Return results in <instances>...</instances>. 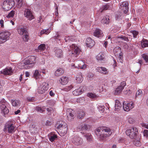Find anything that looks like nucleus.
I'll list each match as a JSON object with an SVG mask.
<instances>
[{
	"mask_svg": "<svg viewBox=\"0 0 148 148\" xmlns=\"http://www.w3.org/2000/svg\"><path fill=\"white\" fill-rule=\"evenodd\" d=\"M95 133L100 141H104L106 140V138L112 134L110 129L106 127H99L95 131Z\"/></svg>",
	"mask_w": 148,
	"mask_h": 148,
	"instance_id": "f257e3e1",
	"label": "nucleus"
},
{
	"mask_svg": "<svg viewBox=\"0 0 148 148\" xmlns=\"http://www.w3.org/2000/svg\"><path fill=\"white\" fill-rule=\"evenodd\" d=\"M18 33L21 35H23L22 38L25 41H27L29 39L27 29L23 26H18L17 28Z\"/></svg>",
	"mask_w": 148,
	"mask_h": 148,
	"instance_id": "f03ea898",
	"label": "nucleus"
},
{
	"mask_svg": "<svg viewBox=\"0 0 148 148\" xmlns=\"http://www.w3.org/2000/svg\"><path fill=\"white\" fill-rule=\"evenodd\" d=\"M125 133L131 138H135L138 134V129L134 127H132L130 129L127 130Z\"/></svg>",
	"mask_w": 148,
	"mask_h": 148,
	"instance_id": "7ed1b4c3",
	"label": "nucleus"
},
{
	"mask_svg": "<svg viewBox=\"0 0 148 148\" xmlns=\"http://www.w3.org/2000/svg\"><path fill=\"white\" fill-rule=\"evenodd\" d=\"M16 126L11 121H8L5 124L3 131L10 133H13L15 131Z\"/></svg>",
	"mask_w": 148,
	"mask_h": 148,
	"instance_id": "20e7f679",
	"label": "nucleus"
},
{
	"mask_svg": "<svg viewBox=\"0 0 148 148\" xmlns=\"http://www.w3.org/2000/svg\"><path fill=\"white\" fill-rule=\"evenodd\" d=\"M57 128L60 129L61 132L64 134H66L67 131V128L66 124L64 121H58L56 124Z\"/></svg>",
	"mask_w": 148,
	"mask_h": 148,
	"instance_id": "39448f33",
	"label": "nucleus"
},
{
	"mask_svg": "<svg viewBox=\"0 0 148 148\" xmlns=\"http://www.w3.org/2000/svg\"><path fill=\"white\" fill-rule=\"evenodd\" d=\"M70 48L72 54V56L77 58L79 55L81 50L79 47L75 44H73L70 46Z\"/></svg>",
	"mask_w": 148,
	"mask_h": 148,
	"instance_id": "423d86ee",
	"label": "nucleus"
},
{
	"mask_svg": "<svg viewBox=\"0 0 148 148\" xmlns=\"http://www.w3.org/2000/svg\"><path fill=\"white\" fill-rule=\"evenodd\" d=\"M14 5V0H5L3 3L2 7L5 10H8L11 9Z\"/></svg>",
	"mask_w": 148,
	"mask_h": 148,
	"instance_id": "0eeeda50",
	"label": "nucleus"
},
{
	"mask_svg": "<svg viewBox=\"0 0 148 148\" xmlns=\"http://www.w3.org/2000/svg\"><path fill=\"white\" fill-rule=\"evenodd\" d=\"M10 32L8 31L2 32L0 33V44L8 40L10 35Z\"/></svg>",
	"mask_w": 148,
	"mask_h": 148,
	"instance_id": "6e6552de",
	"label": "nucleus"
},
{
	"mask_svg": "<svg viewBox=\"0 0 148 148\" xmlns=\"http://www.w3.org/2000/svg\"><path fill=\"white\" fill-rule=\"evenodd\" d=\"M72 141L73 144L77 145H81L83 142L82 139L77 136L74 137L72 140Z\"/></svg>",
	"mask_w": 148,
	"mask_h": 148,
	"instance_id": "1a4fd4ad",
	"label": "nucleus"
},
{
	"mask_svg": "<svg viewBox=\"0 0 148 148\" xmlns=\"http://www.w3.org/2000/svg\"><path fill=\"white\" fill-rule=\"evenodd\" d=\"M74 65L75 67L82 69H85L87 66V65L85 64L84 62L82 60L76 61L74 64Z\"/></svg>",
	"mask_w": 148,
	"mask_h": 148,
	"instance_id": "9d476101",
	"label": "nucleus"
},
{
	"mask_svg": "<svg viewBox=\"0 0 148 148\" xmlns=\"http://www.w3.org/2000/svg\"><path fill=\"white\" fill-rule=\"evenodd\" d=\"M48 88V84L45 82H43L42 85L39 87L38 92L39 93H43L47 90Z\"/></svg>",
	"mask_w": 148,
	"mask_h": 148,
	"instance_id": "9b49d317",
	"label": "nucleus"
},
{
	"mask_svg": "<svg viewBox=\"0 0 148 148\" xmlns=\"http://www.w3.org/2000/svg\"><path fill=\"white\" fill-rule=\"evenodd\" d=\"M24 16L27 19L31 20L34 18V16L32 11L29 9H26L24 12Z\"/></svg>",
	"mask_w": 148,
	"mask_h": 148,
	"instance_id": "f8f14e48",
	"label": "nucleus"
},
{
	"mask_svg": "<svg viewBox=\"0 0 148 148\" xmlns=\"http://www.w3.org/2000/svg\"><path fill=\"white\" fill-rule=\"evenodd\" d=\"M126 85V83L125 82L123 81L121 82L120 85L116 89L114 92L115 94L117 95L120 93Z\"/></svg>",
	"mask_w": 148,
	"mask_h": 148,
	"instance_id": "ddd939ff",
	"label": "nucleus"
},
{
	"mask_svg": "<svg viewBox=\"0 0 148 148\" xmlns=\"http://www.w3.org/2000/svg\"><path fill=\"white\" fill-rule=\"evenodd\" d=\"M123 107L124 110L126 111H129L134 107V104L132 102L128 103L127 104L125 103H123Z\"/></svg>",
	"mask_w": 148,
	"mask_h": 148,
	"instance_id": "4468645a",
	"label": "nucleus"
},
{
	"mask_svg": "<svg viewBox=\"0 0 148 148\" xmlns=\"http://www.w3.org/2000/svg\"><path fill=\"white\" fill-rule=\"evenodd\" d=\"M86 90V88L84 86H80L79 89L75 90L72 92L75 96H78L81 94L82 92Z\"/></svg>",
	"mask_w": 148,
	"mask_h": 148,
	"instance_id": "2eb2a0df",
	"label": "nucleus"
},
{
	"mask_svg": "<svg viewBox=\"0 0 148 148\" xmlns=\"http://www.w3.org/2000/svg\"><path fill=\"white\" fill-rule=\"evenodd\" d=\"M66 114L68 120L69 121L72 120L75 117L74 112L71 109H68L66 110Z\"/></svg>",
	"mask_w": 148,
	"mask_h": 148,
	"instance_id": "dca6fc26",
	"label": "nucleus"
},
{
	"mask_svg": "<svg viewBox=\"0 0 148 148\" xmlns=\"http://www.w3.org/2000/svg\"><path fill=\"white\" fill-rule=\"evenodd\" d=\"M1 73L5 75H11L13 73L11 67L6 68L0 71Z\"/></svg>",
	"mask_w": 148,
	"mask_h": 148,
	"instance_id": "f3484780",
	"label": "nucleus"
},
{
	"mask_svg": "<svg viewBox=\"0 0 148 148\" xmlns=\"http://www.w3.org/2000/svg\"><path fill=\"white\" fill-rule=\"evenodd\" d=\"M36 58L34 56H30L28 57V60H26V63L27 64L32 65V64H35L36 62Z\"/></svg>",
	"mask_w": 148,
	"mask_h": 148,
	"instance_id": "a211bd4d",
	"label": "nucleus"
},
{
	"mask_svg": "<svg viewBox=\"0 0 148 148\" xmlns=\"http://www.w3.org/2000/svg\"><path fill=\"white\" fill-rule=\"evenodd\" d=\"M128 3L126 1H124L122 3H121L119 7L120 9L121 10H124L125 8V13H126L127 12V10L128 9Z\"/></svg>",
	"mask_w": 148,
	"mask_h": 148,
	"instance_id": "6ab92c4d",
	"label": "nucleus"
},
{
	"mask_svg": "<svg viewBox=\"0 0 148 148\" xmlns=\"http://www.w3.org/2000/svg\"><path fill=\"white\" fill-rule=\"evenodd\" d=\"M56 56L58 58H61L63 56L62 51V49L56 48H55Z\"/></svg>",
	"mask_w": 148,
	"mask_h": 148,
	"instance_id": "aec40b11",
	"label": "nucleus"
},
{
	"mask_svg": "<svg viewBox=\"0 0 148 148\" xmlns=\"http://www.w3.org/2000/svg\"><path fill=\"white\" fill-rule=\"evenodd\" d=\"M93 34L94 36L98 38L101 37L103 36L102 31L100 29L97 28L96 29Z\"/></svg>",
	"mask_w": 148,
	"mask_h": 148,
	"instance_id": "412c9836",
	"label": "nucleus"
},
{
	"mask_svg": "<svg viewBox=\"0 0 148 148\" xmlns=\"http://www.w3.org/2000/svg\"><path fill=\"white\" fill-rule=\"evenodd\" d=\"M94 41L92 40L90 38H88L86 39V44L88 47L91 48L93 46L95 45Z\"/></svg>",
	"mask_w": 148,
	"mask_h": 148,
	"instance_id": "4be33fe9",
	"label": "nucleus"
},
{
	"mask_svg": "<svg viewBox=\"0 0 148 148\" xmlns=\"http://www.w3.org/2000/svg\"><path fill=\"white\" fill-rule=\"evenodd\" d=\"M9 106H4V105H2L0 106V109L1 111V112L3 113L5 115L8 114L9 111V109H8L7 107Z\"/></svg>",
	"mask_w": 148,
	"mask_h": 148,
	"instance_id": "5701e85b",
	"label": "nucleus"
},
{
	"mask_svg": "<svg viewBox=\"0 0 148 148\" xmlns=\"http://www.w3.org/2000/svg\"><path fill=\"white\" fill-rule=\"evenodd\" d=\"M48 136L49 140L51 142L54 141L57 137V135L53 133H51L49 134Z\"/></svg>",
	"mask_w": 148,
	"mask_h": 148,
	"instance_id": "b1692460",
	"label": "nucleus"
},
{
	"mask_svg": "<svg viewBox=\"0 0 148 148\" xmlns=\"http://www.w3.org/2000/svg\"><path fill=\"white\" fill-rule=\"evenodd\" d=\"M79 130L84 131L88 130L90 127V126L86 124H81L79 126Z\"/></svg>",
	"mask_w": 148,
	"mask_h": 148,
	"instance_id": "393cba45",
	"label": "nucleus"
},
{
	"mask_svg": "<svg viewBox=\"0 0 148 148\" xmlns=\"http://www.w3.org/2000/svg\"><path fill=\"white\" fill-rule=\"evenodd\" d=\"M11 102L12 105L16 107H19L21 104V101L18 100H12Z\"/></svg>",
	"mask_w": 148,
	"mask_h": 148,
	"instance_id": "a878e982",
	"label": "nucleus"
},
{
	"mask_svg": "<svg viewBox=\"0 0 148 148\" xmlns=\"http://www.w3.org/2000/svg\"><path fill=\"white\" fill-rule=\"evenodd\" d=\"M69 79L66 77H62L59 80L60 83L62 85H64L66 84L68 82Z\"/></svg>",
	"mask_w": 148,
	"mask_h": 148,
	"instance_id": "bb28decb",
	"label": "nucleus"
},
{
	"mask_svg": "<svg viewBox=\"0 0 148 148\" xmlns=\"http://www.w3.org/2000/svg\"><path fill=\"white\" fill-rule=\"evenodd\" d=\"M96 70L97 72L104 74H106L107 72L106 69L103 67H97L96 69Z\"/></svg>",
	"mask_w": 148,
	"mask_h": 148,
	"instance_id": "cd10ccee",
	"label": "nucleus"
},
{
	"mask_svg": "<svg viewBox=\"0 0 148 148\" xmlns=\"http://www.w3.org/2000/svg\"><path fill=\"white\" fill-rule=\"evenodd\" d=\"M30 132L32 134H36L38 133V130L36 128V127L35 125H32L30 127L29 129Z\"/></svg>",
	"mask_w": 148,
	"mask_h": 148,
	"instance_id": "c85d7f7f",
	"label": "nucleus"
},
{
	"mask_svg": "<svg viewBox=\"0 0 148 148\" xmlns=\"http://www.w3.org/2000/svg\"><path fill=\"white\" fill-rule=\"evenodd\" d=\"M76 82L78 83H80L82 82L83 80V77L82 74L80 73L77 75L76 77Z\"/></svg>",
	"mask_w": 148,
	"mask_h": 148,
	"instance_id": "c756f323",
	"label": "nucleus"
},
{
	"mask_svg": "<svg viewBox=\"0 0 148 148\" xmlns=\"http://www.w3.org/2000/svg\"><path fill=\"white\" fill-rule=\"evenodd\" d=\"M64 73V70L62 68H60L56 71L55 75L56 76H59L62 74Z\"/></svg>",
	"mask_w": 148,
	"mask_h": 148,
	"instance_id": "7c9ffc66",
	"label": "nucleus"
},
{
	"mask_svg": "<svg viewBox=\"0 0 148 148\" xmlns=\"http://www.w3.org/2000/svg\"><path fill=\"white\" fill-rule=\"evenodd\" d=\"M121 51V48L119 47H116L114 49V52L115 56H121L120 54Z\"/></svg>",
	"mask_w": 148,
	"mask_h": 148,
	"instance_id": "2f4dec72",
	"label": "nucleus"
},
{
	"mask_svg": "<svg viewBox=\"0 0 148 148\" xmlns=\"http://www.w3.org/2000/svg\"><path fill=\"white\" fill-rule=\"evenodd\" d=\"M17 2L16 6L18 8H20L25 4V1L23 0H16Z\"/></svg>",
	"mask_w": 148,
	"mask_h": 148,
	"instance_id": "473e14b6",
	"label": "nucleus"
},
{
	"mask_svg": "<svg viewBox=\"0 0 148 148\" xmlns=\"http://www.w3.org/2000/svg\"><path fill=\"white\" fill-rule=\"evenodd\" d=\"M101 22L103 23L108 24L110 22L109 18L108 16L106 15L104 17L102 20Z\"/></svg>",
	"mask_w": 148,
	"mask_h": 148,
	"instance_id": "72a5a7b5",
	"label": "nucleus"
},
{
	"mask_svg": "<svg viewBox=\"0 0 148 148\" xmlns=\"http://www.w3.org/2000/svg\"><path fill=\"white\" fill-rule=\"evenodd\" d=\"M45 107L43 106L42 107L39 106L36 107L35 110L37 112H39L41 113H42L45 111Z\"/></svg>",
	"mask_w": 148,
	"mask_h": 148,
	"instance_id": "f704fd0d",
	"label": "nucleus"
},
{
	"mask_svg": "<svg viewBox=\"0 0 148 148\" xmlns=\"http://www.w3.org/2000/svg\"><path fill=\"white\" fill-rule=\"evenodd\" d=\"M41 72L38 70H36L34 74V77L37 79L38 78H40L41 77L40 73Z\"/></svg>",
	"mask_w": 148,
	"mask_h": 148,
	"instance_id": "c9c22d12",
	"label": "nucleus"
},
{
	"mask_svg": "<svg viewBox=\"0 0 148 148\" xmlns=\"http://www.w3.org/2000/svg\"><path fill=\"white\" fill-rule=\"evenodd\" d=\"M141 45L143 48L148 47V40L143 39L141 41Z\"/></svg>",
	"mask_w": 148,
	"mask_h": 148,
	"instance_id": "e433bc0d",
	"label": "nucleus"
},
{
	"mask_svg": "<svg viewBox=\"0 0 148 148\" xmlns=\"http://www.w3.org/2000/svg\"><path fill=\"white\" fill-rule=\"evenodd\" d=\"M118 38H120L122 40H124L128 42H130L131 40V39L130 38H128L127 36H119Z\"/></svg>",
	"mask_w": 148,
	"mask_h": 148,
	"instance_id": "4c0bfd02",
	"label": "nucleus"
},
{
	"mask_svg": "<svg viewBox=\"0 0 148 148\" xmlns=\"http://www.w3.org/2000/svg\"><path fill=\"white\" fill-rule=\"evenodd\" d=\"M122 106L121 104L118 100H116L115 101V108L116 110H119Z\"/></svg>",
	"mask_w": 148,
	"mask_h": 148,
	"instance_id": "58836bf2",
	"label": "nucleus"
},
{
	"mask_svg": "<svg viewBox=\"0 0 148 148\" xmlns=\"http://www.w3.org/2000/svg\"><path fill=\"white\" fill-rule=\"evenodd\" d=\"M96 58L98 60H103L104 58V55L103 53H100L98 54L97 57Z\"/></svg>",
	"mask_w": 148,
	"mask_h": 148,
	"instance_id": "ea45409f",
	"label": "nucleus"
},
{
	"mask_svg": "<svg viewBox=\"0 0 148 148\" xmlns=\"http://www.w3.org/2000/svg\"><path fill=\"white\" fill-rule=\"evenodd\" d=\"M77 113V117L79 119H81L83 118L85 115V113L82 110H80L79 111H78Z\"/></svg>",
	"mask_w": 148,
	"mask_h": 148,
	"instance_id": "a19ab883",
	"label": "nucleus"
},
{
	"mask_svg": "<svg viewBox=\"0 0 148 148\" xmlns=\"http://www.w3.org/2000/svg\"><path fill=\"white\" fill-rule=\"evenodd\" d=\"M140 139L139 138L138 140L135 139L133 141L134 144L136 146H140L141 145V143L140 141Z\"/></svg>",
	"mask_w": 148,
	"mask_h": 148,
	"instance_id": "79ce46f5",
	"label": "nucleus"
},
{
	"mask_svg": "<svg viewBox=\"0 0 148 148\" xmlns=\"http://www.w3.org/2000/svg\"><path fill=\"white\" fill-rule=\"evenodd\" d=\"M109 8V5L108 4L105 5H103L101 8H100V10L101 12H102L103 10H107Z\"/></svg>",
	"mask_w": 148,
	"mask_h": 148,
	"instance_id": "37998d69",
	"label": "nucleus"
},
{
	"mask_svg": "<svg viewBox=\"0 0 148 148\" xmlns=\"http://www.w3.org/2000/svg\"><path fill=\"white\" fill-rule=\"evenodd\" d=\"M0 106H1L2 105H4V106H9V104L4 99H1L0 101Z\"/></svg>",
	"mask_w": 148,
	"mask_h": 148,
	"instance_id": "c03bdc74",
	"label": "nucleus"
},
{
	"mask_svg": "<svg viewBox=\"0 0 148 148\" xmlns=\"http://www.w3.org/2000/svg\"><path fill=\"white\" fill-rule=\"evenodd\" d=\"M88 141L90 142L92 140L91 135L90 134H86L84 135Z\"/></svg>",
	"mask_w": 148,
	"mask_h": 148,
	"instance_id": "a18cd8bd",
	"label": "nucleus"
},
{
	"mask_svg": "<svg viewBox=\"0 0 148 148\" xmlns=\"http://www.w3.org/2000/svg\"><path fill=\"white\" fill-rule=\"evenodd\" d=\"M87 96L92 99H95L97 97V96L95 94L92 93H89L87 94Z\"/></svg>",
	"mask_w": 148,
	"mask_h": 148,
	"instance_id": "49530a36",
	"label": "nucleus"
},
{
	"mask_svg": "<svg viewBox=\"0 0 148 148\" xmlns=\"http://www.w3.org/2000/svg\"><path fill=\"white\" fill-rule=\"evenodd\" d=\"M142 57L146 63H148V54L147 53H144L142 55Z\"/></svg>",
	"mask_w": 148,
	"mask_h": 148,
	"instance_id": "de8ad7c7",
	"label": "nucleus"
},
{
	"mask_svg": "<svg viewBox=\"0 0 148 148\" xmlns=\"http://www.w3.org/2000/svg\"><path fill=\"white\" fill-rule=\"evenodd\" d=\"M38 49L40 51H42L45 49V45L44 44H41L38 47Z\"/></svg>",
	"mask_w": 148,
	"mask_h": 148,
	"instance_id": "09e8293b",
	"label": "nucleus"
},
{
	"mask_svg": "<svg viewBox=\"0 0 148 148\" xmlns=\"http://www.w3.org/2000/svg\"><path fill=\"white\" fill-rule=\"evenodd\" d=\"M50 32L49 31V30L48 29H43L41 31L40 33V34L41 35L43 34H48Z\"/></svg>",
	"mask_w": 148,
	"mask_h": 148,
	"instance_id": "8fccbe9b",
	"label": "nucleus"
},
{
	"mask_svg": "<svg viewBox=\"0 0 148 148\" xmlns=\"http://www.w3.org/2000/svg\"><path fill=\"white\" fill-rule=\"evenodd\" d=\"M15 11L14 10H12L6 16L7 18L12 17H13Z\"/></svg>",
	"mask_w": 148,
	"mask_h": 148,
	"instance_id": "3c124183",
	"label": "nucleus"
},
{
	"mask_svg": "<svg viewBox=\"0 0 148 148\" xmlns=\"http://www.w3.org/2000/svg\"><path fill=\"white\" fill-rule=\"evenodd\" d=\"M73 87V85H71L69 86H66L63 89L65 91H68L72 89Z\"/></svg>",
	"mask_w": 148,
	"mask_h": 148,
	"instance_id": "603ef678",
	"label": "nucleus"
},
{
	"mask_svg": "<svg viewBox=\"0 0 148 148\" xmlns=\"http://www.w3.org/2000/svg\"><path fill=\"white\" fill-rule=\"evenodd\" d=\"M56 101L53 100H48V104L50 106H53L55 103Z\"/></svg>",
	"mask_w": 148,
	"mask_h": 148,
	"instance_id": "864d4df0",
	"label": "nucleus"
},
{
	"mask_svg": "<svg viewBox=\"0 0 148 148\" xmlns=\"http://www.w3.org/2000/svg\"><path fill=\"white\" fill-rule=\"evenodd\" d=\"M47 111L48 112V114L49 115L51 114V112H53V110L52 108L49 107L47 109Z\"/></svg>",
	"mask_w": 148,
	"mask_h": 148,
	"instance_id": "5fc2aeb1",
	"label": "nucleus"
},
{
	"mask_svg": "<svg viewBox=\"0 0 148 148\" xmlns=\"http://www.w3.org/2000/svg\"><path fill=\"white\" fill-rule=\"evenodd\" d=\"M131 33H132L134 38H136L138 34V32L136 31H131Z\"/></svg>",
	"mask_w": 148,
	"mask_h": 148,
	"instance_id": "6e6d98bb",
	"label": "nucleus"
},
{
	"mask_svg": "<svg viewBox=\"0 0 148 148\" xmlns=\"http://www.w3.org/2000/svg\"><path fill=\"white\" fill-rule=\"evenodd\" d=\"M143 94V92L141 90H138L137 92H136V97L138 96H142Z\"/></svg>",
	"mask_w": 148,
	"mask_h": 148,
	"instance_id": "4d7b16f0",
	"label": "nucleus"
},
{
	"mask_svg": "<svg viewBox=\"0 0 148 148\" xmlns=\"http://www.w3.org/2000/svg\"><path fill=\"white\" fill-rule=\"evenodd\" d=\"M98 109L101 111V112H103L104 111V106H99L98 107Z\"/></svg>",
	"mask_w": 148,
	"mask_h": 148,
	"instance_id": "13d9d810",
	"label": "nucleus"
},
{
	"mask_svg": "<svg viewBox=\"0 0 148 148\" xmlns=\"http://www.w3.org/2000/svg\"><path fill=\"white\" fill-rule=\"evenodd\" d=\"M141 125L142 127L148 129V124L142 123L141 124Z\"/></svg>",
	"mask_w": 148,
	"mask_h": 148,
	"instance_id": "bf43d9fd",
	"label": "nucleus"
},
{
	"mask_svg": "<svg viewBox=\"0 0 148 148\" xmlns=\"http://www.w3.org/2000/svg\"><path fill=\"white\" fill-rule=\"evenodd\" d=\"M60 36L58 32L56 34L54 37H53V38L54 39L58 40H60Z\"/></svg>",
	"mask_w": 148,
	"mask_h": 148,
	"instance_id": "052dcab7",
	"label": "nucleus"
},
{
	"mask_svg": "<svg viewBox=\"0 0 148 148\" xmlns=\"http://www.w3.org/2000/svg\"><path fill=\"white\" fill-rule=\"evenodd\" d=\"M27 99L29 102H32L35 101V98L34 97H27Z\"/></svg>",
	"mask_w": 148,
	"mask_h": 148,
	"instance_id": "680f3d73",
	"label": "nucleus"
},
{
	"mask_svg": "<svg viewBox=\"0 0 148 148\" xmlns=\"http://www.w3.org/2000/svg\"><path fill=\"white\" fill-rule=\"evenodd\" d=\"M144 136L147 137H148V130H145L143 132Z\"/></svg>",
	"mask_w": 148,
	"mask_h": 148,
	"instance_id": "e2e57ef3",
	"label": "nucleus"
},
{
	"mask_svg": "<svg viewBox=\"0 0 148 148\" xmlns=\"http://www.w3.org/2000/svg\"><path fill=\"white\" fill-rule=\"evenodd\" d=\"M93 76L94 74L93 73H89L88 74L87 77L88 78H90L92 77Z\"/></svg>",
	"mask_w": 148,
	"mask_h": 148,
	"instance_id": "0e129e2a",
	"label": "nucleus"
},
{
	"mask_svg": "<svg viewBox=\"0 0 148 148\" xmlns=\"http://www.w3.org/2000/svg\"><path fill=\"white\" fill-rule=\"evenodd\" d=\"M128 121L129 123L132 124L134 122V120L132 118H130L128 119Z\"/></svg>",
	"mask_w": 148,
	"mask_h": 148,
	"instance_id": "69168bd1",
	"label": "nucleus"
},
{
	"mask_svg": "<svg viewBox=\"0 0 148 148\" xmlns=\"http://www.w3.org/2000/svg\"><path fill=\"white\" fill-rule=\"evenodd\" d=\"M4 21L3 20L1 19L0 21V24L1 25V27L2 28L4 27Z\"/></svg>",
	"mask_w": 148,
	"mask_h": 148,
	"instance_id": "338daca9",
	"label": "nucleus"
},
{
	"mask_svg": "<svg viewBox=\"0 0 148 148\" xmlns=\"http://www.w3.org/2000/svg\"><path fill=\"white\" fill-rule=\"evenodd\" d=\"M49 94L50 96L53 97L54 95V93L53 92L52 90H51L49 92Z\"/></svg>",
	"mask_w": 148,
	"mask_h": 148,
	"instance_id": "774afa93",
	"label": "nucleus"
}]
</instances>
